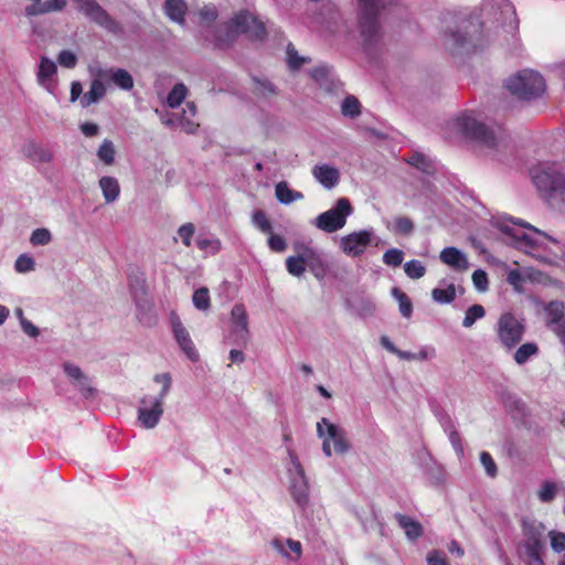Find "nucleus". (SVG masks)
<instances>
[{
    "mask_svg": "<svg viewBox=\"0 0 565 565\" xmlns=\"http://www.w3.org/2000/svg\"><path fill=\"white\" fill-rule=\"evenodd\" d=\"M186 9V3L183 0H167L164 3L167 15L177 23L184 21Z\"/></svg>",
    "mask_w": 565,
    "mask_h": 565,
    "instance_id": "obj_32",
    "label": "nucleus"
},
{
    "mask_svg": "<svg viewBox=\"0 0 565 565\" xmlns=\"http://www.w3.org/2000/svg\"><path fill=\"white\" fill-rule=\"evenodd\" d=\"M404 271L411 279H419L425 275L426 268L422 262L412 259L404 264Z\"/></svg>",
    "mask_w": 565,
    "mask_h": 565,
    "instance_id": "obj_46",
    "label": "nucleus"
},
{
    "mask_svg": "<svg viewBox=\"0 0 565 565\" xmlns=\"http://www.w3.org/2000/svg\"><path fill=\"white\" fill-rule=\"evenodd\" d=\"M440 260L457 271H466L469 268V262L461 250L456 247H446L440 252Z\"/></svg>",
    "mask_w": 565,
    "mask_h": 565,
    "instance_id": "obj_24",
    "label": "nucleus"
},
{
    "mask_svg": "<svg viewBox=\"0 0 565 565\" xmlns=\"http://www.w3.org/2000/svg\"><path fill=\"white\" fill-rule=\"evenodd\" d=\"M52 241V234L47 228H36L32 232L30 243L33 246H44Z\"/></svg>",
    "mask_w": 565,
    "mask_h": 565,
    "instance_id": "obj_48",
    "label": "nucleus"
},
{
    "mask_svg": "<svg viewBox=\"0 0 565 565\" xmlns=\"http://www.w3.org/2000/svg\"><path fill=\"white\" fill-rule=\"evenodd\" d=\"M548 535L552 548L557 553L563 552L565 550V534L562 532L551 531Z\"/></svg>",
    "mask_w": 565,
    "mask_h": 565,
    "instance_id": "obj_60",
    "label": "nucleus"
},
{
    "mask_svg": "<svg viewBox=\"0 0 565 565\" xmlns=\"http://www.w3.org/2000/svg\"><path fill=\"white\" fill-rule=\"evenodd\" d=\"M556 494V484L551 481H544L537 491L539 500L544 503L552 502L555 499Z\"/></svg>",
    "mask_w": 565,
    "mask_h": 565,
    "instance_id": "obj_45",
    "label": "nucleus"
},
{
    "mask_svg": "<svg viewBox=\"0 0 565 565\" xmlns=\"http://www.w3.org/2000/svg\"><path fill=\"white\" fill-rule=\"evenodd\" d=\"M311 173L313 178L327 190L333 189L340 182L339 169L327 163L316 164L312 168Z\"/></svg>",
    "mask_w": 565,
    "mask_h": 565,
    "instance_id": "obj_23",
    "label": "nucleus"
},
{
    "mask_svg": "<svg viewBox=\"0 0 565 565\" xmlns=\"http://www.w3.org/2000/svg\"><path fill=\"white\" fill-rule=\"evenodd\" d=\"M63 370L68 377L71 384L76 387V390L84 396L85 398H90L96 395V388L92 385V381L83 370L71 363L65 362L63 364Z\"/></svg>",
    "mask_w": 565,
    "mask_h": 565,
    "instance_id": "obj_19",
    "label": "nucleus"
},
{
    "mask_svg": "<svg viewBox=\"0 0 565 565\" xmlns=\"http://www.w3.org/2000/svg\"><path fill=\"white\" fill-rule=\"evenodd\" d=\"M57 62L63 67L74 68L77 63V56L72 51L63 50L57 55Z\"/></svg>",
    "mask_w": 565,
    "mask_h": 565,
    "instance_id": "obj_56",
    "label": "nucleus"
},
{
    "mask_svg": "<svg viewBox=\"0 0 565 565\" xmlns=\"http://www.w3.org/2000/svg\"><path fill=\"white\" fill-rule=\"evenodd\" d=\"M21 152L32 162L49 163L53 159L51 151L32 140L22 146Z\"/></svg>",
    "mask_w": 565,
    "mask_h": 565,
    "instance_id": "obj_26",
    "label": "nucleus"
},
{
    "mask_svg": "<svg viewBox=\"0 0 565 565\" xmlns=\"http://www.w3.org/2000/svg\"><path fill=\"white\" fill-rule=\"evenodd\" d=\"M286 268L288 273L295 277H300L306 271V266L301 253L295 256H289L286 259Z\"/></svg>",
    "mask_w": 565,
    "mask_h": 565,
    "instance_id": "obj_39",
    "label": "nucleus"
},
{
    "mask_svg": "<svg viewBox=\"0 0 565 565\" xmlns=\"http://www.w3.org/2000/svg\"><path fill=\"white\" fill-rule=\"evenodd\" d=\"M231 332L230 339L236 345H246L249 332L247 323V313L243 305H235L231 312Z\"/></svg>",
    "mask_w": 565,
    "mask_h": 565,
    "instance_id": "obj_18",
    "label": "nucleus"
},
{
    "mask_svg": "<svg viewBox=\"0 0 565 565\" xmlns=\"http://www.w3.org/2000/svg\"><path fill=\"white\" fill-rule=\"evenodd\" d=\"M472 281L475 287L479 291H486L488 289V276L482 269H477L472 274Z\"/></svg>",
    "mask_w": 565,
    "mask_h": 565,
    "instance_id": "obj_61",
    "label": "nucleus"
},
{
    "mask_svg": "<svg viewBox=\"0 0 565 565\" xmlns=\"http://www.w3.org/2000/svg\"><path fill=\"white\" fill-rule=\"evenodd\" d=\"M287 64L291 70H299L305 63L308 62L307 57L300 56L295 46L289 43L287 46Z\"/></svg>",
    "mask_w": 565,
    "mask_h": 565,
    "instance_id": "obj_47",
    "label": "nucleus"
},
{
    "mask_svg": "<svg viewBox=\"0 0 565 565\" xmlns=\"http://www.w3.org/2000/svg\"><path fill=\"white\" fill-rule=\"evenodd\" d=\"M198 247L211 255H214L220 252L221 249V242L220 239H210V238H198L196 239Z\"/></svg>",
    "mask_w": 565,
    "mask_h": 565,
    "instance_id": "obj_52",
    "label": "nucleus"
},
{
    "mask_svg": "<svg viewBox=\"0 0 565 565\" xmlns=\"http://www.w3.org/2000/svg\"><path fill=\"white\" fill-rule=\"evenodd\" d=\"M66 0H31V4L25 8V14L29 17H33L54 11H62L66 7Z\"/></svg>",
    "mask_w": 565,
    "mask_h": 565,
    "instance_id": "obj_25",
    "label": "nucleus"
},
{
    "mask_svg": "<svg viewBox=\"0 0 565 565\" xmlns=\"http://www.w3.org/2000/svg\"><path fill=\"white\" fill-rule=\"evenodd\" d=\"M396 519L401 527L405 530L408 539L415 540L422 535V525L412 518L403 514H396Z\"/></svg>",
    "mask_w": 565,
    "mask_h": 565,
    "instance_id": "obj_34",
    "label": "nucleus"
},
{
    "mask_svg": "<svg viewBox=\"0 0 565 565\" xmlns=\"http://www.w3.org/2000/svg\"><path fill=\"white\" fill-rule=\"evenodd\" d=\"M534 185L553 205L565 210V167L541 163L531 169Z\"/></svg>",
    "mask_w": 565,
    "mask_h": 565,
    "instance_id": "obj_2",
    "label": "nucleus"
},
{
    "mask_svg": "<svg viewBox=\"0 0 565 565\" xmlns=\"http://www.w3.org/2000/svg\"><path fill=\"white\" fill-rule=\"evenodd\" d=\"M310 76L320 85V87L329 90L330 68L326 65L315 67L310 71Z\"/></svg>",
    "mask_w": 565,
    "mask_h": 565,
    "instance_id": "obj_44",
    "label": "nucleus"
},
{
    "mask_svg": "<svg viewBox=\"0 0 565 565\" xmlns=\"http://www.w3.org/2000/svg\"><path fill=\"white\" fill-rule=\"evenodd\" d=\"M90 73L94 76L102 77L105 81H110L115 86L124 90H130L134 88V78L130 73L124 68L118 67H96L90 68Z\"/></svg>",
    "mask_w": 565,
    "mask_h": 565,
    "instance_id": "obj_21",
    "label": "nucleus"
},
{
    "mask_svg": "<svg viewBox=\"0 0 565 565\" xmlns=\"http://www.w3.org/2000/svg\"><path fill=\"white\" fill-rule=\"evenodd\" d=\"M252 222L253 224L258 228L263 233H270L271 232V223L269 222V220L267 218L265 212L263 211H256L254 214H253V218H252Z\"/></svg>",
    "mask_w": 565,
    "mask_h": 565,
    "instance_id": "obj_53",
    "label": "nucleus"
},
{
    "mask_svg": "<svg viewBox=\"0 0 565 565\" xmlns=\"http://www.w3.org/2000/svg\"><path fill=\"white\" fill-rule=\"evenodd\" d=\"M501 13L504 14L507 17V19H509L510 30L511 31L516 30L518 21H516L515 11H514V8L509 2L502 1Z\"/></svg>",
    "mask_w": 565,
    "mask_h": 565,
    "instance_id": "obj_59",
    "label": "nucleus"
},
{
    "mask_svg": "<svg viewBox=\"0 0 565 565\" xmlns=\"http://www.w3.org/2000/svg\"><path fill=\"white\" fill-rule=\"evenodd\" d=\"M170 324L173 333V338L175 342L178 343L180 350L188 356L189 360L192 362L199 361V352L195 349V345L191 339V335L188 331V329L182 323L180 317L177 315V312L171 311L170 317Z\"/></svg>",
    "mask_w": 565,
    "mask_h": 565,
    "instance_id": "obj_14",
    "label": "nucleus"
},
{
    "mask_svg": "<svg viewBox=\"0 0 565 565\" xmlns=\"http://www.w3.org/2000/svg\"><path fill=\"white\" fill-rule=\"evenodd\" d=\"M194 307L201 311H207L211 306L210 292L206 287L196 289L192 296Z\"/></svg>",
    "mask_w": 565,
    "mask_h": 565,
    "instance_id": "obj_38",
    "label": "nucleus"
},
{
    "mask_svg": "<svg viewBox=\"0 0 565 565\" xmlns=\"http://www.w3.org/2000/svg\"><path fill=\"white\" fill-rule=\"evenodd\" d=\"M407 161L425 173H430L434 170L433 161L420 152H414Z\"/></svg>",
    "mask_w": 565,
    "mask_h": 565,
    "instance_id": "obj_40",
    "label": "nucleus"
},
{
    "mask_svg": "<svg viewBox=\"0 0 565 565\" xmlns=\"http://www.w3.org/2000/svg\"><path fill=\"white\" fill-rule=\"evenodd\" d=\"M392 296L397 300L399 312L404 318H411L413 313V305L408 296L399 288L392 289Z\"/></svg>",
    "mask_w": 565,
    "mask_h": 565,
    "instance_id": "obj_36",
    "label": "nucleus"
},
{
    "mask_svg": "<svg viewBox=\"0 0 565 565\" xmlns=\"http://www.w3.org/2000/svg\"><path fill=\"white\" fill-rule=\"evenodd\" d=\"M269 546L276 555L288 564L297 563L302 557L303 550L300 541L290 537L275 536L269 541Z\"/></svg>",
    "mask_w": 565,
    "mask_h": 565,
    "instance_id": "obj_15",
    "label": "nucleus"
},
{
    "mask_svg": "<svg viewBox=\"0 0 565 565\" xmlns=\"http://www.w3.org/2000/svg\"><path fill=\"white\" fill-rule=\"evenodd\" d=\"M196 115V107L193 102H188L181 115L177 116L178 125L186 132L194 134L199 124L193 120Z\"/></svg>",
    "mask_w": 565,
    "mask_h": 565,
    "instance_id": "obj_28",
    "label": "nucleus"
},
{
    "mask_svg": "<svg viewBox=\"0 0 565 565\" xmlns=\"http://www.w3.org/2000/svg\"><path fill=\"white\" fill-rule=\"evenodd\" d=\"M547 327L554 331V327L565 321L564 303L562 301H551L546 308Z\"/></svg>",
    "mask_w": 565,
    "mask_h": 565,
    "instance_id": "obj_31",
    "label": "nucleus"
},
{
    "mask_svg": "<svg viewBox=\"0 0 565 565\" xmlns=\"http://www.w3.org/2000/svg\"><path fill=\"white\" fill-rule=\"evenodd\" d=\"M544 526L542 523H526L524 525L525 535V553H540L544 546L543 533Z\"/></svg>",
    "mask_w": 565,
    "mask_h": 565,
    "instance_id": "obj_22",
    "label": "nucleus"
},
{
    "mask_svg": "<svg viewBox=\"0 0 565 565\" xmlns=\"http://www.w3.org/2000/svg\"><path fill=\"white\" fill-rule=\"evenodd\" d=\"M164 399L146 395L139 402L138 422L146 429L154 428L163 415Z\"/></svg>",
    "mask_w": 565,
    "mask_h": 565,
    "instance_id": "obj_12",
    "label": "nucleus"
},
{
    "mask_svg": "<svg viewBox=\"0 0 565 565\" xmlns=\"http://www.w3.org/2000/svg\"><path fill=\"white\" fill-rule=\"evenodd\" d=\"M57 66L56 63L46 57H41L38 72H36V82L38 84L44 88L49 94L54 95L55 89L57 87Z\"/></svg>",
    "mask_w": 565,
    "mask_h": 565,
    "instance_id": "obj_20",
    "label": "nucleus"
},
{
    "mask_svg": "<svg viewBox=\"0 0 565 565\" xmlns=\"http://www.w3.org/2000/svg\"><path fill=\"white\" fill-rule=\"evenodd\" d=\"M505 88L516 99L531 102L543 96L546 83L534 70H522L505 81Z\"/></svg>",
    "mask_w": 565,
    "mask_h": 565,
    "instance_id": "obj_4",
    "label": "nucleus"
},
{
    "mask_svg": "<svg viewBox=\"0 0 565 565\" xmlns=\"http://www.w3.org/2000/svg\"><path fill=\"white\" fill-rule=\"evenodd\" d=\"M226 28L231 36L245 33L249 38L260 39L265 32L263 23L247 11H241L235 14Z\"/></svg>",
    "mask_w": 565,
    "mask_h": 565,
    "instance_id": "obj_11",
    "label": "nucleus"
},
{
    "mask_svg": "<svg viewBox=\"0 0 565 565\" xmlns=\"http://www.w3.org/2000/svg\"><path fill=\"white\" fill-rule=\"evenodd\" d=\"M275 195L281 204L286 205L303 199V194L301 192L290 189L284 181L276 184Z\"/></svg>",
    "mask_w": 565,
    "mask_h": 565,
    "instance_id": "obj_30",
    "label": "nucleus"
},
{
    "mask_svg": "<svg viewBox=\"0 0 565 565\" xmlns=\"http://www.w3.org/2000/svg\"><path fill=\"white\" fill-rule=\"evenodd\" d=\"M454 125L466 137L478 140L489 148H493L499 145L493 131L471 115H462L458 117Z\"/></svg>",
    "mask_w": 565,
    "mask_h": 565,
    "instance_id": "obj_10",
    "label": "nucleus"
},
{
    "mask_svg": "<svg viewBox=\"0 0 565 565\" xmlns=\"http://www.w3.org/2000/svg\"><path fill=\"white\" fill-rule=\"evenodd\" d=\"M428 565H449L446 555L440 551H433L427 555Z\"/></svg>",
    "mask_w": 565,
    "mask_h": 565,
    "instance_id": "obj_63",
    "label": "nucleus"
},
{
    "mask_svg": "<svg viewBox=\"0 0 565 565\" xmlns=\"http://www.w3.org/2000/svg\"><path fill=\"white\" fill-rule=\"evenodd\" d=\"M486 315V310L481 305H472L466 311L462 320L465 328H471L478 319H482Z\"/></svg>",
    "mask_w": 565,
    "mask_h": 565,
    "instance_id": "obj_43",
    "label": "nucleus"
},
{
    "mask_svg": "<svg viewBox=\"0 0 565 565\" xmlns=\"http://www.w3.org/2000/svg\"><path fill=\"white\" fill-rule=\"evenodd\" d=\"M539 347L534 342L521 344L513 354V360L518 365L525 364L531 358L539 354Z\"/></svg>",
    "mask_w": 565,
    "mask_h": 565,
    "instance_id": "obj_33",
    "label": "nucleus"
},
{
    "mask_svg": "<svg viewBox=\"0 0 565 565\" xmlns=\"http://www.w3.org/2000/svg\"><path fill=\"white\" fill-rule=\"evenodd\" d=\"M374 233L372 230H362L344 235L340 238V249L350 257H359L364 254L372 243Z\"/></svg>",
    "mask_w": 565,
    "mask_h": 565,
    "instance_id": "obj_13",
    "label": "nucleus"
},
{
    "mask_svg": "<svg viewBox=\"0 0 565 565\" xmlns=\"http://www.w3.org/2000/svg\"><path fill=\"white\" fill-rule=\"evenodd\" d=\"M14 269L19 274H26L33 271L35 269V262L28 254H22L17 258L14 263Z\"/></svg>",
    "mask_w": 565,
    "mask_h": 565,
    "instance_id": "obj_49",
    "label": "nucleus"
},
{
    "mask_svg": "<svg viewBox=\"0 0 565 565\" xmlns=\"http://www.w3.org/2000/svg\"><path fill=\"white\" fill-rule=\"evenodd\" d=\"M480 462L486 470V473L490 478H494L498 475V467L492 458V456L488 451H482L480 454Z\"/></svg>",
    "mask_w": 565,
    "mask_h": 565,
    "instance_id": "obj_54",
    "label": "nucleus"
},
{
    "mask_svg": "<svg viewBox=\"0 0 565 565\" xmlns=\"http://www.w3.org/2000/svg\"><path fill=\"white\" fill-rule=\"evenodd\" d=\"M445 45L452 54L471 53L484 45L482 24L475 19L461 21L445 35Z\"/></svg>",
    "mask_w": 565,
    "mask_h": 565,
    "instance_id": "obj_3",
    "label": "nucleus"
},
{
    "mask_svg": "<svg viewBox=\"0 0 565 565\" xmlns=\"http://www.w3.org/2000/svg\"><path fill=\"white\" fill-rule=\"evenodd\" d=\"M358 2L361 35L365 41H372L380 34L379 13L386 6L387 0H358Z\"/></svg>",
    "mask_w": 565,
    "mask_h": 565,
    "instance_id": "obj_6",
    "label": "nucleus"
},
{
    "mask_svg": "<svg viewBox=\"0 0 565 565\" xmlns=\"http://www.w3.org/2000/svg\"><path fill=\"white\" fill-rule=\"evenodd\" d=\"M104 78L95 76L92 81L89 89L84 94L81 99V105L83 107H88L98 100H100L106 94V86L104 84Z\"/></svg>",
    "mask_w": 565,
    "mask_h": 565,
    "instance_id": "obj_27",
    "label": "nucleus"
},
{
    "mask_svg": "<svg viewBox=\"0 0 565 565\" xmlns=\"http://www.w3.org/2000/svg\"><path fill=\"white\" fill-rule=\"evenodd\" d=\"M188 94V88L183 83L175 84L167 97V104L171 108L179 107L182 102L185 99Z\"/></svg>",
    "mask_w": 565,
    "mask_h": 565,
    "instance_id": "obj_35",
    "label": "nucleus"
},
{
    "mask_svg": "<svg viewBox=\"0 0 565 565\" xmlns=\"http://www.w3.org/2000/svg\"><path fill=\"white\" fill-rule=\"evenodd\" d=\"M414 230V224L408 217H397L395 220V231L403 234H409Z\"/></svg>",
    "mask_w": 565,
    "mask_h": 565,
    "instance_id": "obj_62",
    "label": "nucleus"
},
{
    "mask_svg": "<svg viewBox=\"0 0 565 565\" xmlns=\"http://www.w3.org/2000/svg\"><path fill=\"white\" fill-rule=\"evenodd\" d=\"M431 297L434 301L438 303H449L456 297L455 285L450 284L446 288H435L431 291Z\"/></svg>",
    "mask_w": 565,
    "mask_h": 565,
    "instance_id": "obj_41",
    "label": "nucleus"
},
{
    "mask_svg": "<svg viewBox=\"0 0 565 565\" xmlns=\"http://www.w3.org/2000/svg\"><path fill=\"white\" fill-rule=\"evenodd\" d=\"M195 232V226L192 223H185L181 225L178 230V235L180 236L182 243L189 247L191 245L192 237Z\"/></svg>",
    "mask_w": 565,
    "mask_h": 565,
    "instance_id": "obj_57",
    "label": "nucleus"
},
{
    "mask_svg": "<svg viewBox=\"0 0 565 565\" xmlns=\"http://www.w3.org/2000/svg\"><path fill=\"white\" fill-rule=\"evenodd\" d=\"M115 146L109 139H105L97 150V157L106 166H111L115 162Z\"/></svg>",
    "mask_w": 565,
    "mask_h": 565,
    "instance_id": "obj_37",
    "label": "nucleus"
},
{
    "mask_svg": "<svg viewBox=\"0 0 565 565\" xmlns=\"http://www.w3.org/2000/svg\"><path fill=\"white\" fill-rule=\"evenodd\" d=\"M255 87L254 92L255 94L262 96V97H269L276 94V88L273 83H270L267 79H254Z\"/></svg>",
    "mask_w": 565,
    "mask_h": 565,
    "instance_id": "obj_50",
    "label": "nucleus"
},
{
    "mask_svg": "<svg viewBox=\"0 0 565 565\" xmlns=\"http://www.w3.org/2000/svg\"><path fill=\"white\" fill-rule=\"evenodd\" d=\"M153 381L162 384L161 391L159 392L157 397L166 399L167 395L169 394V392L171 390V384H172L171 375L169 373L156 374L153 377Z\"/></svg>",
    "mask_w": 565,
    "mask_h": 565,
    "instance_id": "obj_55",
    "label": "nucleus"
},
{
    "mask_svg": "<svg viewBox=\"0 0 565 565\" xmlns=\"http://www.w3.org/2000/svg\"><path fill=\"white\" fill-rule=\"evenodd\" d=\"M404 259L403 250L398 248L387 249L383 255V263L387 266L397 267Z\"/></svg>",
    "mask_w": 565,
    "mask_h": 565,
    "instance_id": "obj_51",
    "label": "nucleus"
},
{
    "mask_svg": "<svg viewBox=\"0 0 565 565\" xmlns=\"http://www.w3.org/2000/svg\"><path fill=\"white\" fill-rule=\"evenodd\" d=\"M494 332L500 347L504 351L511 352L521 342L525 333V326L511 312H504L499 317Z\"/></svg>",
    "mask_w": 565,
    "mask_h": 565,
    "instance_id": "obj_5",
    "label": "nucleus"
},
{
    "mask_svg": "<svg viewBox=\"0 0 565 565\" xmlns=\"http://www.w3.org/2000/svg\"><path fill=\"white\" fill-rule=\"evenodd\" d=\"M500 239L532 257L550 265H558L565 260V241L547 235L529 224H516L512 221H497Z\"/></svg>",
    "mask_w": 565,
    "mask_h": 565,
    "instance_id": "obj_1",
    "label": "nucleus"
},
{
    "mask_svg": "<svg viewBox=\"0 0 565 565\" xmlns=\"http://www.w3.org/2000/svg\"><path fill=\"white\" fill-rule=\"evenodd\" d=\"M352 213L353 207L350 201L347 198H340L333 207L315 218L313 225L326 233H334L345 226L347 218Z\"/></svg>",
    "mask_w": 565,
    "mask_h": 565,
    "instance_id": "obj_8",
    "label": "nucleus"
},
{
    "mask_svg": "<svg viewBox=\"0 0 565 565\" xmlns=\"http://www.w3.org/2000/svg\"><path fill=\"white\" fill-rule=\"evenodd\" d=\"M294 247L297 253H301L305 266L309 268L313 276L318 279H323L327 275L329 265L322 253L302 243H297Z\"/></svg>",
    "mask_w": 565,
    "mask_h": 565,
    "instance_id": "obj_16",
    "label": "nucleus"
},
{
    "mask_svg": "<svg viewBox=\"0 0 565 565\" xmlns=\"http://www.w3.org/2000/svg\"><path fill=\"white\" fill-rule=\"evenodd\" d=\"M98 183L106 203H113L119 198L120 185L116 178L103 177Z\"/></svg>",
    "mask_w": 565,
    "mask_h": 565,
    "instance_id": "obj_29",
    "label": "nucleus"
},
{
    "mask_svg": "<svg viewBox=\"0 0 565 565\" xmlns=\"http://www.w3.org/2000/svg\"><path fill=\"white\" fill-rule=\"evenodd\" d=\"M74 1L77 3L78 9L95 23L111 32L118 30V23L95 0Z\"/></svg>",
    "mask_w": 565,
    "mask_h": 565,
    "instance_id": "obj_17",
    "label": "nucleus"
},
{
    "mask_svg": "<svg viewBox=\"0 0 565 565\" xmlns=\"http://www.w3.org/2000/svg\"><path fill=\"white\" fill-rule=\"evenodd\" d=\"M341 113L345 117L354 118L361 113V105L358 98L354 96H348L344 98L341 105Z\"/></svg>",
    "mask_w": 565,
    "mask_h": 565,
    "instance_id": "obj_42",
    "label": "nucleus"
},
{
    "mask_svg": "<svg viewBox=\"0 0 565 565\" xmlns=\"http://www.w3.org/2000/svg\"><path fill=\"white\" fill-rule=\"evenodd\" d=\"M268 234H269V237H268L269 248L273 252L282 253L287 248L286 239L280 235L273 234L271 232Z\"/></svg>",
    "mask_w": 565,
    "mask_h": 565,
    "instance_id": "obj_58",
    "label": "nucleus"
},
{
    "mask_svg": "<svg viewBox=\"0 0 565 565\" xmlns=\"http://www.w3.org/2000/svg\"><path fill=\"white\" fill-rule=\"evenodd\" d=\"M21 328L31 338H36L39 335V329L28 319H22Z\"/></svg>",
    "mask_w": 565,
    "mask_h": 565,
    "instance_id": "obj_64",
    "label": "nucleus"
},
{
    "mask_svg": "<svg viewBox=\"0 0 565 565\" xmlns=\"http://www.w3.org/2000/svg\"><path fill=\"white\" fill-rule=\"evenodd\" d=\"M289 491L295 503L305 509L309 504V481L298 457L289 451Z\"/></svg>",
    "mask_w": 565,
    "mask_h": 565,
    "instance_id": "obj_9",
    "label": "nucleus"
},
{
    "mask_svg": "<svg viewBox=\"0 0 565 565\" xmlns=\"http://www.w3.org/2000/svg\"><path fill=\"white\" fill-rule=\"evenodd\" d=\"M317 434L323 440L322 451L327 457H331L332 449L343 455L350 448L344 429L324 417L317 423Z\"/></svg>",
    "mask_w": 565,
    "mask_h": 565,
    "instance_id": "obj_7",
    "label": "nucleus"
}]
</instances>
